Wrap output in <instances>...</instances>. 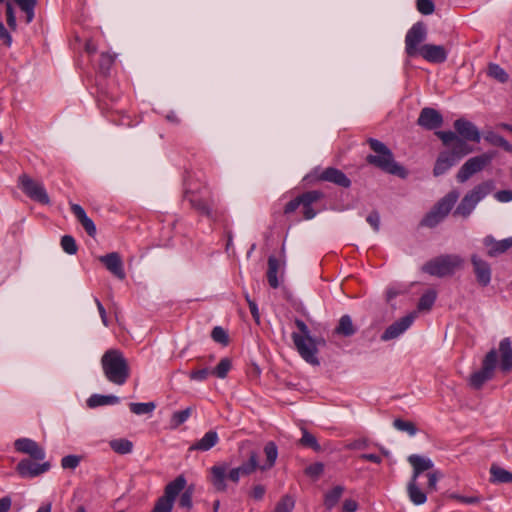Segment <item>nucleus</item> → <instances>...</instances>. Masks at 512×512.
<instances>
[{
	"label": "nucleus",
	"instance_id": "obj_1",
	"mask_svg": "<svg viewBox=\"0 0 512 512\" xmlns=\"http://www.w3.org/2000/svg\"><path fill=\"white\" fill-rule=\"evenodd\" d=\"M103 373L115 385H124L130 377L128 360L119 349H108L101 357Z\"/></svg>",
	"mask_w": 512,
	"mask_h": 512
},
{
	"label": "nucleus",
	"instance_id": "obj_2",
	"mask_svg": "<svg viewBox=\"0 0 512 512\" xmlns=\"http://www.w3.org/2000/svg\"><path fill=\"white\" fill-rule=\"evenodd\" d=\"M367 143L375 153L366 157L367 163L401 178L407 176L406 169L394 160L392 151L383 142L374 138H368Z\"/></svg>",
	"mask_w": 512,
	"mask_h": 512
},
{
	"label": "nucleus",
	"instance_id": "obj_3",
	"mask_svg": "<svg viewBox=\"0 0 512 512\" xmlns=\"http://www.w3.org/2000/svg\"><path fill=\"white\" fill-rule=\"evenodd\" d=\"M295 325L299 333L293 332L291 337L298 353L308 363L318 365L319 361L316 356L318 345H324L325 341L311 337L310 330L304 321L295 319Z\"/></svg>",
	"mask_w": 512,
	"mask_h": 512
},
{
	"label": "nucleus",
	"instance_id": "obj_4",
	"mask_svg": "<svg viewBox=\"0 0 512 512\" xmlns=\"http://www.w3.org/2000/svg\"><path fill=\"white\" fill-rule=\"evenodd\" d=\"M464 260L456 254H444L427 261L421 268L424 273L443 278L463 267Z\"/></svg>",
	"mask_w": 512,
	"mask_h": 512
},
{
	"label": "nucleus",
	"instance_id": "obj_5",
	"mask_svg": "<svg viewBox=\"0 0 512 512\" xmlns=\"http://www.w3.org/2000/svg\"><path fill=\"white\" fill-rule=\"evenodd\" d=\"M494 183L491 180L484 181L473 187L461 199L453 212V216L468 218L477 204L494 190Z\"/></svg>",
	"mask_w": 512,
	"mask_h": 512
},
{
	"label": "nucleus",
	"instance_id": "obj_6",
	"mask_svg": "<svg viewBox=\"0 0 512 512\" xmlns=\"http://www.w3.org/2000/svg\"><path fill=\"white\" fill-rule=\"evenodd\" d=\"M459 198V192L451 190L442 197L421 220L420 225L428 228L437 226L450 213Z\"/></svg>",
	"mask_w": 512,
	"mask_h": 512
},
{
	"label": "nucleus",
	"instance_id": "obj_7",
	"mask_svg": "<svg viewBox=\"0 0 512 512\" xmlns=\"http://www.w3.org/2000/svg\"><path fill=\"white\" fill-rule=\"evenodd\" d=\"M324 198L323 192L319 190L306 191L294 199L290 200L284 207V214L295 212L300 206L303 209V218L305 220L313 219L317 215V211L313 205Z\"/></svg>",
	"mask_w": 512,
	"mask_h": 512
},
{
	"label": "nucleus",
	"instance_id": "obj_8",
	"mask_svg": "<svg viewBox=\"0 0 512 512\" xmlns=\"http://www.w3.org/2000/svg\"><path fill=\"white\" fill-rule=\"evenodd\" d=\"M237 468H231L227 462H221L210 468V482L218 492H226L228 485L226 479L237 484L240 480Z\"/></svg>",
	"mask_w": 512,
	"mask_h": 512
},
{
	"label": "nucleus",
	"instance_id": "obj_9",
	"mask_svg": "<svg viewBox=\"0 0 512 512\" xmlns=\"http://www.w3.org/2000/svg\"><path fill=\"white\" fill-rule=\"evenodd\" d=\"M186 479L179 475L172 482L165 486L164 494L155 503L151 512H171L174 501L179 493L185 488Z\"/></svg>",
	"mask_w": 512,
	"mask_h": 512
},
{
	"label": "nucleus",
	"instance_id": "obj_10",
	"mask_svg": "<svg viewBox=\"0 0 512 512\" xmlns=\"http://www.w3.org/2000/svg\"><path fill=\"white\" fill-rule=\"evenodd\" d=\"M495 155V152H486L468 159L457 172V181L460 183L468 181L474 174L482 171L486 166H488Z\"/></svg>",
	"mask_w": 512,
	"mask_h": 512
},
{
	"label": "nucleus",
	"instance_id": "obj_11",
	"mask_svg": "<svg viewBox=\"0 0 512 512\" xmlns=\"http://www.w3.org/2000/svg\"><path fill=\"white\" fill-rule=\"evenodd\" d=\"M497 366V351L491 349L482 361V368L470 376V385L475 389H480L485 382L491 380Z\"/></svg>",
	"mask_w": 512,
	"mask_h": 512
},
{
	"label": "nucleus",
	"instance_id": "obj_12",
	"mask_svg": "<svg viewBox=\"0 0 512 512\" xmlns=\"http://www.w3.org/2000/svg\"><path fill=\"white\" fill-rule=\"evenodd\" d=\"M18 183L24 194L31 200L43 205L50 204V198L42 183L32 179L27 174L20 175Z\"/></svg>",
	"mask_w": 512,
	"mask_h": 512
},
{
	"label": "nucleus",
	"instance_id": "obj_13",
	"mask_svg": "<svg viewBox=\"0 0 512 512\" xmlns=\"http://www.w3.org/2000/svg\"><path fill=\"white\" fill-rule=\"evenodd\" d=\"M427 37V29L424 23H415L405 37V50L408 56L414 57L419 53V44Z\"/></svg>",
	"mask_w": 512,
	"mask_h": 512
},
{
	"label": "nucleus",
	"instance_id": "obj_14",
	"mask_svg": "<svg viewBox=\"0 0 512 512\" xmlns=\"http://www.w3.org/2000/svg\"><path fill=\"white\" fill-rule=\"evenodd\" d=\"M435 134L441 139L445 146L451 145L452 150L450 152H454L458 157H464L473 151V149L453 131H437Z\"/></svg>",
	"mask_w": 512,
	"mask_h": 512
},
{
	"label": "nucleus",
	"instance_id": "obj_15",
	"mask_svg": "<svg viewBox=\"0 0 512 512\" xmlns=\"http://www.w3.org/2000/svg\"><path fill=\"white\" fill-rule=\"evenodd\" d=\"M470 260L477 283L481 287H487L490 284L492 278L491 265L477 254L471 255Z\"/></svg>",
	"mask_w": 512,
	"mask_h": 512
},
{
	"label": "nucleus",
	"instance_id": "obj_16",
	"mask_svg": "<svg viewBox=\"0 0 512 512\" xmlns=\"http://www.w3.org/2000/svg\"><path fill=\"white\" fill-rule=\"evenodd\" d=\"M416 316H417L416 312H411L408 315L397 320L390 326H388L386 328V330L383 332V334L381 335V340L389 341V340L397 338L399 335H401L404 331H406L412 325Z\"/></svg>",
	"mask_w": 512,
	"mask_h": 512
},
{
	"label": "nucleus",
	"instance_id": "obj_17",
	"mask_svg": "<svg viewBox=\"0 0 512 512\" xmlns=\"http://www.w3.org/2000/svg\"><path fill=\"white\" fill-rule=\"evenodd\" d=\"M50 463L44 462L38 464L33 462L31 459H22L16 466V471L21 477L34 478L37 477L50 469Z\"/></svg>",
	"mask_w": 512,
	"mask_h": 512
},
{
	"label": "nucleus",
	"instance_id": "obj_18",
	"mask_svg": "<svg viewBox=\"0 0 512 512\" xmlns=\"http://www.w3.org/2000/svg\"><path fill=\"white\" fill-rule=\"evenodd\" d=\"M16 451L27 454L33 460H43L45 458L44 449L34 440L29 438H19L15 441Z\"/></svg>",
	"mask_w": 512,
	"mask_h": 512
},
{
	"label": "nucleus",
	"instance_id": "obj_19",
	"mask_svg": "<svg viewBox=\"0 0 512 512\" xmlns=\"http://www.w3.org/2000/svg\"><path fill=\"white\" fill-rule=\"evenodd\" d=\"M417 124L426 130H434L442 126L443 117L436 109L425 107L420 111Z\"/></svg>",
	"mask_w": 512,
	"mask_h": 512
},
{
	"label": "nucleus",
	"instance_id": "obj_20",
	"mask_svg": "<svg viewBox=\"0 0 512 512\" xmlns=\"http://www.w3.org/2000/svg\"><path fill=\"white\" fill-rule=\"evenodd\" d=\"M483 244L488 249L487 255L493 258L506 253L512 248V237L496 240L493 236L487 235L483 239Z\"/></svg>",
	"mask_w": 512,
	"mask_h": 512
},
{
	"label": "nucleus",
	"instance_id": "obj_21",
	"mask_svg": "<svg viewBox=\"0 0 512 512\" xmlns=\"http://www.w3.org/2000/svg\"><path fill=\"white\" fill-rule=\"evenodd\" d=\"M454 128L460 138L464 141H473L477 143L480 141V132L472 122L460 118L454 122Z\"/></svg>",
	"mask_w": 512,
	"mask_h": 512
},
{
	"label": "nucleus",
	"instance_id": "obj_22",
	"mask_svg": "<svg viewBox=\"0 0 512 512\" xmlns=\"http://www.w3.org/2000/svg\"><path fill=\"white\" fill-rule=\"evenodd\" d=\"M99 261L104 264L108 271H110L115 277L123 280L126 276L123 261L121 256L117 252H111L106 255L100 256Z\"/></svg>",
	"mask_w": 512,
	"mask_h": 512
},
{
	"label": "nucleus",
	"instance_id": "obj_23",
	"mask_svg": "<svg viewBox=\"0 0 512 512\" xmlns=\"http://www.w3.org/2000/svg\"><path fill=\"white\" fill-rule=\"evenodd\" d=\"M184 197L189 201L191 207L199 214L205 215L209 219L215 220L214 213L210 207L209 202L203 199L199 193L186 190Z\"/></svg>",
	"mask_w": 512,
	"mask_h": 512
},
{
	"label": "nucleus",
	"instance_id": "obj_24",
	"mask_svg": "<svg viewBox=\"0 0 512 512\" xmlns=\"http://www.w3.org/2000/svg\"><path fill=\"white\" fill-rule=\"evenodd\" d=\"M418 54L431 63H443L447 59V51L441 45L425 44L419 48Z\"/></svg>",
	"mask_w": 512,
	"mask_h": 512
},
{
	"label": "nucleus",
	"instance_id": "obj_25",
	"mask_svg": "<svg viewBox=\"0 0 512 512\" xmlns=\"http://www.w3.org/2000/svg\"><path fill=\"white\" fill-rule=\"evenodd\" d=\"M317 179L319 181L331 182L343 188L351 186V180L341 170L333 167L326 168L322 171Z\"/></svg>",
	"mask_w": 512,
	"mask_h": 512
},
{
	"label": "nucleus",
	"instance_id": "obj_26",
	"mask_svg": "<svg viewBox=\"0 0 512 512\" xmlns=\"http://www.w3.org/2000/svg\"><path fill=\"white\" fill-rule=\"evenodd\" d=\"M461 157L450 151L441 152L435 162L433 168V175L435 177L441 176L446 173Z\"/></svg>",
	"mask_w": 512,
	"mask_h": 512
},
{
	"label": "nucleus",
	"instance_id": "obj_27",
	"mask_svg": "<svg viewBox=\"0 0 512 512\" xmlns=\"http://www.w3.org/2000/svg\"><path fill=\"white\" fill-rule=\"evenodd\" d=\"M500 369L504 373L512 370V344L510 338H504L499 343Z\"/></svg>",
	"mask_w": 512,
	"mask_h": 512
},
{
	"label": "nucleus",
	"instance_id": "obj_28",
	"mask_svg": "<svg viewBox=\"0 0 512 512\" xmlns=\"http://www.w3.org/2000/svg\"><path fill=\"white\" fill-rule=\"evenodd\" d=\"M72 213L80 222L82 227L85 229L87 234L90 237H94L96 235V226L92 219H90L85 210L79 204H71L70 206Z\"/></svg>",
	"mask_w": 512,
	"mask_h": 512
},
{
	"label": "nucleus",
	"instance_id": "obj_29",
	"mask_svg": "<svg viewBox=\"0 0 512 512\" xmlns=\"http://www.w3.org/2000/svg\"><path fill=\"white\" fill-rule=\"evenodd\" d=\"M408 462L413 467L412 479H418L421 473L430 470L433 467V463L430 459L416 454L410 455L408 457Z\"/></svg>",
	"mask_w": 512,
	"mask_h": 512
},
{
	"label": "nucleus",
	"instance_id": "obj_30",
	"mask_svg": "<svg viewBox=\"0 0 512 512\" xmlns=\"http://www.w3.org/2000/svg\"><path fill=\"white\" fill-rule=\"evenodd\" d=\"M219 441L216 431L210 430L204 436L190 446L189 450L208 451L213 448Z\"/></svg>",
	"mask_w": 512,
	"mask_h": 512
},
{
	"label": "nucleus",
	"instance_id": "obj_31",
	"mask_svg": "<svg viewBox=\"0 0 512 512\" xmlns=\"http://www.w3.org/2000/svg\"><path fill=\"white\" fill-rule=\"evenodd\" d=\"M490 482L492 483H512V472L492 464L490 467Z\"/></svg>",
	"mask_w": 512,
	"mask_h": 512
},
{
	"label": "nucleus",
	"instance_id": "obj_32",
	"mask_svg": "<svg viewBox=\"0 0 512 512\" xmlns=\"http://www.w3.org/2000/svg\"><path fill=\"white\" fill-rule=\"evenodd\" d=\"M407 492L410 500L415 505H422L426 502L427 496L426 493L423 492L417 484V479H412L409 481L407 485Z\"/></svg>",
	"mask_w": 512,
	"mask_h": 512
},
{
	"label": "nucleus",
	"instance_id": "obj_33",
	"mask_svg": "<svg viewBox=\"0 0 512 512\" xmlns=\"http://www.w3.org/2000/svg\"><path fill=\"white\" fill-rule=\"evenodd\" d=\"M334 332L344 337H350L354 335L356 333V328L351 317L349 315H343L340 318Z\"/></svg>",
	"mask_w": 512,
	"mask_h": 512
},
{
	"label": "nucleus",
	"instance_id": "obj_34",
	"mask_svg": "<svg viewBox=\"0 0 512 512\" xmlns=\"http://www.w3.org/2000/svg\"><path fill=\"white\" fill-rule=\"evenodd\" d=\"M117 403H119V398L114 395L93 394L87 400V405L90 408L104 405H114Z\"/></svg>",
	"mask_w": 512,
	"mask_h": 512
},
{
	"label": "nucleus",
	"instance_id": "obj_35",
	"mask_svg": "<svg viewBox=\"0 0 512 512\" xmlns=\"http://www.w3.org/2000/svg\"><path fill=\"white\" fill-rule=\"evenodd\" d=\"M258 464V453L256 451H251L249 453V458L247 462L242 463L240 466L236 467L239 471L240 476H248L259 468Z\"/></svg>",
	"mask_w": 512,
	"mask_h": 512
},
{
	"label": "nucleus",
	"instance_id": "obj_36",
	"mask_svg": "<svg viewBox=\"0 0 512 512\" xmlns=\"http://www.w3.org/2000/svg\"><path fill=\"white\" fill-rule=\"evenodd\" d=\"M264 453L266 456L265 463L259 467L262 471L271 469L276 462L278 457V449L274 442L270 441L264 446Z\"/></svg>",
	"mask_w": 512,
	"mask_h": 512
},
{
	"label": "nucleus",
	"instance_id": "obj_37",
	"mask_svg": "<svg viewBox=\"0 0 512 512\" xmlns=\"http://www.w3.org/2000/svg\"><path fill=\"white\" fill-rule=\"evenodd\" d=\"M279 267H280L279 260L274 256H270L268 258L267 280H268L269 285L274 289L278 288V286H279V282H278V278H277Z\"/></svg>",
	"mask_w": 512,
	"mask_h": 512
},
{
	"label": "nucleus",
	"instance_id": "obj_38",
	"mask_svg": "<svg viewBox=\"0 0 512 512\" xmlns=\"http://www.w3.org/2000/svg\"><path fill=\"white\" fill-rule=\"evenodd\" d=\"M484 139L491 145L503 148L506 152H512V145L501 135L489 131L484 135Z\"/></svg>",
	"mask_w": 512,
	"mask_h": 512
},
{
	"label": "nucleus",
	"instance_id": "obj_39",
	"mask_svg": "<svg viewBox=\"0 0 512 512\" xmlns=\"http://www.w3.org/2000/svg\"><path fill=\"white\" fill-rule=\"evenodd\" d=\"M14 2L25 13L26 23H31L35 16L34 10L37 5V0H14Z\"/></svg>",
	"mask_w": 512,
	"mask_h": 512
},
{
	"label": "nucleus",
	"instance_id": "obj_40",
	"mask_svg": "<svg viewBox=\"0 0 512 512\" xmlns=\"http://www.w3.org/2000/svg\"><path fill=\"white\" fill-rule=\"evenodd\" d=\"M343 492H344L343 486H340V485L335 486L331 491L326 493L325 498H324V505L328 509L333 508L338 503Z\"/></svg>",
	"mask_w": 512,
	"mask_h": 512
},
{
	"label": "nucleus",
	"instance_id": "obj_41",
	"mask_svg": "<svg viewBox=\"0 0 512 512\" xmlns=\"http://www.w3.org/2000/svg\"><path fill=\"white\" fill-rule=\"evenodd\" d=\"M436 300V292L429 290L425 292L419 299L417 309L418 311H429L434 305Z\"/></svg>",
	"mask_w": 512,
	"mask_h": 512
},
{
	"label": "nucleus",
	"instance_id": "obj_42",
	"mask_svg": "<svg viewBox=\"0 0 512 512\" xmlns=\"http://www.w3.org/2000/svg\"><path fill=\"white\" fill-rule=\"evenodd\" d=\"M110 447L114 452L124 455L132 451L133 444L127 439H115L110 442Z\"/></svg>",
	"mask_w": 512,
	"mask_h": 512
},
{
	"label": "nucleus",
	"instance_id": "obj_43",
	"mask_svg": "<svg viewBox=\"0 0 512 512\" xmlns=\"http://www.w3.org/2000/svg\"><path fill=\"white\" fill-rule=\"evenodd\" d=\"M299 443H300V445H302L304 447H309V448L313 449L316 452H320L321 451V446L318 443L316 437L314 435H312L311 433H309L304 428L302 429V437L299 440Z\"/></svg>",
	"mask_w": 512,
	"mask_h": 512
},
{
	"label": "nucleus",
	"instance_id": "obj_44",
	"mask_svg": "<svg viewBox=\"0 0 512 512\" xmlns=\"http://www.w3.org/2000/svg\"><path fill=\"white\" fill-rule=\"evenodd\" d=\"M192 413V408L188 407L184 410L174 412L171 416L170 420V426L171 428H178L180 425H182L187 419L190 417Z\"/></svg>",
	"mask_w": 512,
	"mask_h": 512
},
{
	"label": "nucleus",
	"instance_id": "obj_45",
	"mask_svg": "<svg viewBox=\"0 0 512 512\" xmlns=\"http://www.w3.org/2000/svg\"><path fill=\"white\" fill-rule=\"evenodd\" d=\"M295 506V499L291 495L281 497L273 512H291Z\"/></svg>",
	"mask_w": 512,
	"mask_h": 512
},
{
	"label": "nucleus",
	"instance_id": "obj_46",
	"mask_svg": "<svg viewBox=\"0 0 512 512\" xmlns=\"http://www.w3.org/2000/svg\"><path fill=\"white\" fill-rule=\"evenodd\" d=\"M232 367L231 360L229 358H223L220 360L218 365L212 370V374L218 378H225Z\"/></svg>",
	"mask_w": 512,
	"mask_h": 512
},
{
	"label": "nucleus",
	"instance_id": "obj_47",
	"mask_svg": "<svg viewBox=\"0 0 512 512\" xmlns=\"http://www.w3.org/2000/svg\"><path fill=\"white\" fill-rule=\"evenodd\" d=\"M156 405L154 402L148 403H130L129 408L132 413L141 415L151 413L155 409Z\"/></svg>",
	"mask_w": 512,
	"mask_h": 512
},
{
	"label": "nucleus",
	"instance_id": "obj_48",
	"mask_svg": "<svg viewBox=\"0 0 512 512\" xmlns=\"http://www.w3.org/2000/svg\"><path fill=\"white\" fill-rule=\"evenodd\" d=\"M393 425L400 431L407 432L409 435H414L417 432L415 424L411 421H405L402 419H395Z\"/></svg>",
	"mask_w": 512,
	"mask_h": 512
},
{
	"label": "nucleus",
	"instance_id": "obj_49",
	"mask_svg": "<svg viewBox=\"0 0 512 512\" xmlns=\"http://www.w3.org/2000/svg\"><path fill=\"white\" fill-rule=\"evenodd\" d=\"M488 74L489 76L502 83L508 80V74L497 64L489 65Z\"/></svg>",
	"mask_w": 512,
	"mask_h": 512
},
{
	"label": "nucleus",
	"instance_id": "obj_50",
	"mask_svg": "<svg viewBox=\"0 0 512 512\" xmlns=\"http://www.w3.org/2000/svg\"><path fill=\"white\" fill-rule=\"evenodd\" d=\"M61 247L70 255L76 254L78 250L75 239L70 235H65L61 238Z\"/></svg>",
	"mask_w": 512,
	"mask_h": 512
},
{
	"label": "nucleus",
	"instance_id": "obj_51",
	"mask_svg": "<svg viewBox=\"0 0 512 512\" xmlns=\"http://www.w3.org/2000/svg\"><path fill=\"white\" fill-rule=\"evenodd\" d=\"M211 337L215 342H218L222 345H227L229 342L227 332L220 326H216L213 328Z\"/></svg>",
	"mask_w": 512,
	"mask_h": 512
},
{
	"label": "nucleus",
	"instance_id": "obj_52",
	"mask_svg": "<svg viewBox=\"0 0 512 512\" xmlns=\"http://www.w3.org/2000/svg\"><path fill=\"white\" fill-rule=\"evenodd\" d=\"M417 10L423 15H430L434 12L435 5L432 0H417Z\"/></svg>",
	"mask_w": 512,
	"mask_h": 512
},
{
	"label": "nucleus",
	"instance_id": "obj_53",
	"mask_svg": "<svg viewBox=\"0 0 512 512\" xmlns=\"http://www.w3.org/2000/svg\"><path fill=\"white\" fill-rule=\"evenodd\" d=\"M324 472V464L317 462L309 465L305 469V474L311 478L317 479Z\"/></svg>",
	"mask_w": 512,
	"mask_h": 512
},
{
	"label": "nucleus",
	"instance_id": "obj_54",
	"mask_svg": "<svg viewBox=\"0 0 512 512\" xmlns=\"http://www.w3.org/2000/svg\"><path fill=\"white\" fill-rule=\"evenodd\" d=\"M81 461V457L77 455H67L62 458L61 466L63 469H75Z\"/></svg>",
	"mask_w": 512,
	"mask_h": 512
},
{
	"label": "nucleus",
	"instance_id": "obj_55",
	"mask_svg": "<svg viewBox=\"0 0 512 512\" xmlns=\"http://www.w3.org/2000/svg\"><path fill=\"white\" fill-rule=\"evenodd\" d=\"M6 20L9 28L15 31L17 29V22L11 2H6Z\"/></svg>",
	"mask_w": 512,
	"mask_h": 512
},
{
	"label": "nucleus",
	"instance_id": "obj_56",
	"mask_svg": "<svg viewBox=\"0 0 512 512\" xmlns=\"http://www.w3.org/2000/svg\"><path fill=\"white\" fill-rule=\"evenodd\" d=\"M114 63V56L108 53H102L100 56L99 67L103 73H106L110 70L111 66Z\"/></svg>",
	"mask_w": 512,
	"mask_h": 512
},
{
	"label": "nucleus",
	"instance_id": "obj_57",
	"mask_svg": "<svg viewBox=\"0 0 512 512\" xmlns=\"http://www.w3.org/2000/svg\"><path fill=\"white\" fill-rule=\"evenodd\" d=\"M450 497L458 502L470 505L478 504L481 502V498L479 496H463L460 494H452Z\"/></svg>",
	"mask_w": 512,
	"mask_h": 512
},
{
	"label": "nucleus",
	"instance_id": "obj_58",
	"mask_svg": "<svg viewBox=\"0 0 512 512\" xmlns=\"http://www.w3.org/2000/svg\"><path fill=\"white\" fill-rule=\"evenodd\" d=\"M212 374V370H209L208 368L193 370L190 373V379L196 380V381H203L207 379V377Z\"/></svg>",
	"mask_w": 512,
	"mask_h": 512
},
{
	"label": "nucleus",
	"instance_id": "obj_59",
	"mask_svg": "<svg viewBox=\"0 0 512 512\" xmlns=\"http://www.w3.org/2000/svg\"><path fill=\"white\" fill-rule=\"evenodd\" d=\"M245 299L248 303V306H249V309H250L253 319L255 320V322L257 324H260V313H259L256 302L254 300H252L248 294L245 295Z\"/></svg>",
	"mask_w": 512,
	"mask_h": 512
},
{
	"label": "nucleus",
	"instance_id": "obj_60",
	"mask_svg": "<svg viewBox=\"0 0 512 512\" xmlns=\"http://www.w3.org/2000/svg\"><path fill=\"white\" fill-rule=\"evenodd\" d=\"M265 493H266L265 486H263L261 484H258V485H255V486L252 487L249 495L254 500L260 501V500L263 499Z\"/></svg>",
	"mask_w": 512,
	"mask_h": 512
},
{
	"label": "nucleus",
	"instance_id": "obj_61",
	"mask_svg": "<svg viewBox=\"0 0 512 512\" xmlns=\"http://www.w3.org/2000/svg\"><path fill=\"white\" fill-rule=\"evenodd\" d=\"M180 507L191 508L192 506V491L190 489L185 490L179 500Z\"/></svg>",
	"mask_w": 512,
	"mask_h": 512
},
{
	"label": "nucleus",
	"instance_id": "obj_62",
	"mask_svg": "<svg viewBox=\"0 0 512 512\" xmlns=\"http://www.w3.org/2000/svg\"><path fill=\"white\" fill-rule=\"evenodd\" d=\"M366 221L372 226L375 231L380 228V215L377 211H372L366 218Z\"/></svg>",
	"mask_w": 512,
	"mask_h": 512
},
{
	"label": "nucleus",
	"instance_id": "obj_63",
	"mask_svg": "<svg viewBox=\"0 0 512 512\" xmlns=\"http://www.w3.org/2000/svg\"><path fill=\"white\" fill-rule=\"evenodd\" d=\"M0 40H2L3 43L7 47H10L12 44V37L1 21H0Z\"/></svg>",
	"mask_w": 512,
	"mask_h": 512
},
{
	"label": "nucleus",
	"instance_id": "obj_64",
	"mask_svg": "<svg viewBox=\"0 0 512 512\" xmlns=\"http://www.w3.org/2000/svg\"><path fill=\"white\" fill-rule=\"evenodd\" d=\"M494 197L499 202H509L512 200V190H500L495 193Z\"/></svg>",
	"mask_w": 512,
	"mask_h": 512
}]
</instances>
